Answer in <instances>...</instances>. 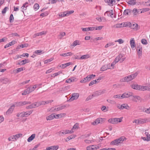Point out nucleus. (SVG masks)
<instances>
[{
	"instance_id": "nucleus-1",
	"label": "nucleus",
	"mask_w": 150,
	"mask_h": 150,
	"mask_svg": "<svg viewBox=\"0 0 150 150\" xmlns=\"http://www.w3.org/2000/svg\"><path fill=\"white\" fill-rule=\"evenodd\" d=\"M139 73V71H137L134 74L122 78L120 79V81L121 82L129 81L135 78Z\"/></svg>"
},
{
	"instance_id": "nucleus-2",
	"label": "nucleus",
	"mask_w": 150,
	"mask_h": 150,
	"mask_svg": "<svg viewBox=\"0 0 150 150\" xmlns=\"http://www.w3.org/2000/svg\"><path fill=\"white\" fill-rule=\"evenodd\" d=\"M122 117L120 118H110L109 119L108 121L109 122L113 124H116L118 122H120L122 121Z\"/></svg>"
},
{
	"instance_id": "nucleus-3",
	"label": "nucleus",
	"mask_w": 150,
	"mask_h": 150,
	"mask_svg": "<svg viewBox=\"0 0 150 150\" xmlns=\"http://www.w3.org/2000/svg\"><path fill=\"white\" fill-rule=\"evenodd\" d=\"M31 103L30 102L24 101H20L19 102H16L14 103V104L15 105V106L19 107L21 106H23L27 104H29Z\"/></svg>"
},
{
	"instance_id": "nucleus-4",
	"label": "nucleus",
	"mask_w": 150,
	"mask_h": 150,
	"mask_svg": "<svg viewBox=\"0 0 150 150\" xmlns=\"http://www.w3.org/2000/svg\"><path fill=\"white\" fill-rule=\"evenodd\" d=\"M123 139L122 137H121L119 139H117L113 141H112L110 142V144L111 145H117L118 144L123 142Z\"/></svg>"
},
{
	"instance_id": "nucleus-5",
	"label": "nucleus",
	"mask_w": 150,
	"mask_h": 150,
	"mask_svg": "<svg viewBox=\"0 0 150 150\" xmlns=\"http://www.w3.org/2000/svg\"><path fill=\"white\" fill-rule=\"evenodd\" d=\"M79 94L78 93H74L72 94L71 97L69 99V101H72L74 100H77L79 96Z\"/></svg>"
},
{
	"instance_id": "nucleus-6",
	"label": "nucleus",
	"mask_w": 150,
	"mask_h": 150,
	"mask_svg": "<svg viewBox=\"0 0 150 150\" xmlns=\"http://www.w3.org/2000/svg\"><path fill=\"white\" fill-rule=\"evenodd\" d=\"M117 107L120 110L123 109L124 108L127 110H129L130 109V107L127 104H123L121 105L118 104L117 105Z\"/></svg>"
},
{
	"instance_id": "nucleus-7",
	"label": "nucleus",
	"mask_w": 150,
	"mask_h": 150,
	"mask_svg": "<svg viewBox=\"0 0 150 150\" xmlns=\"http://www.w3.org/2000/svg\"><path fill=\"white\" fill-rule=\"evenodd\" d=\"M133 96V93L132 92H128L125 93L122 95V99L129 97L130 96Z\"/></svg>"
},
{
	"instance_id": "nucleus-8",
	"label": "nucleus",
	"mask_w": 150,
	"mask_h": 150,
	"mask_svg": "<svg viewBox=\"0 0 150 150\" xmlns=\"http://www.w3.org/2000/svg\"><path fill=\"white\" fill-rule=\"evenodd\" d=\"M59 148L58 145L52 146L50 147H47L46 149L44 150H57Z\"/></svg>"
},
{
	"instance_id": "nucleus-9",
	"label": "nucleus",
	"mask_w": 150,
	"mask_h": 150,
	"mask_svg": "<svg viewBox=\"0 0 150 150\" xmlns=\"http://www.w3.org/2000/svg\"><path fill=\"white\" fill-rule=\"evenodd\" d=\"M15 107V105H13L8 109L7 111L6 112V115H8L11 113L14 109V108Z\"/></svg>"
},
{
	"instance_id": "nucleus-10",
	"label": "nucleus",
	"mask_w": 150,
	"mask_h": 150,
	"mask_svg": "<svg viewBox=\"0 0 150 150\" xmlns=\"http://www.w3.org/2000/svg\"><path fill=\"white\" fill-rule=\"evenodd\" d=\"M33 110H31L26 112H21V114H22V116L23 117L24 116L27 117L31 114L33 112Z\"/></svg>"
},
{
	"instance_id": "nucleus-11",
	"label": "nucleus",
	"mask_w": 150,
	"mask_h": 150,
	"mask_svg": "<svg viewBox=\"0 0 150 150\" xmlns=\"http://www.w3.org/2000/svg\"><path fill=\"white\" fill-rule=\"evenodd\" d=\"M129 23L131 24L130 27L131 28L133 29L136 30H138V25L137 24L135 23L132 24H131L130 23Z\"/></svg>"
},
{
	"instance_id": "nucleus-12",
	"label": "nucleus",
	"mask_w": 150,
	"mask_h": 150,
	"mask_svg": "<svg viewBox=\"0 0 150 150\" xmlns=\"http://www.w3.org/2000/svg\"><path fill=\"white\" fill-rule=\"evenodd\" d=\"M16 42V41L15 40H13L11 42H10L6 44L4 46V48H6L10 46L13 45Z\"/></svg>"
},
{
	"instance_id": "nucleus-13",
	"label": "nucleus",
	"mask_w": 150,
	"mask_h": 150,
	"mask_svg": "<svg viewBox=\"0 0 150 150\" xmlns=\"http://www.w3.org/2000/svg\"><path fill=\"white\" fill-rule=\"evenodd\" d=\"M46 33V32L42 31L40 33H38L35 34L33 36V38H35L36 37L39 36H41L43 35H45Z\"/></svg>"
},
{
	"instance_id": "nucleus-14",
	"label": "nucleus",
	"mask_w": 150,
	"mask_h": 150,
	"mask_svg": "<svg viewBox=\"0 0 150 150\" xmlns=\"http://www.w3.org/2000/svg\"><path fill=\"white\" fill-rule=\"evenodd\" d=\"M130 44L131 48L132 49L136 46L135 41L134 38H132L130 41Z\"/></svg>"
},
{
	"instance_id": "nucleus-15",
	"label": "nucleus",
	"mask_w": 150,
	"mask_h": 150,
	"mask_svg": "<svg viewBox=\"0 0 150 150\" xmlns=\"http://www.w3.org/2000/svg\"><path fill=\"white\" fill-rule=\"evenodd\" d=\"M55 116L54 114H52L46 117V119L47 120H50L53 119L54 118H55Z\"/></svg>"
},
{
	"instance_id": "nucleus-16",
	"label": "nucleus",
	"mask_w": 150,
	"mask_h": 150,
	"mask_svg": "<svg viewBox=\"0 0 150 150\" xmlns=\"http://www.w3.org/2000/svg\"><path fill=\"white\" fill-rule=\"evenodd\" d=\"M132 11L130 9H125L124 11L123 14L124 15H128L130 13H131Z\"/></svg>"
},
{
	"instance_id": "nucleus-17",
	"label": "nucleus",
	"mask_w": 150,
	"mask_h": 150,
	"mask_svg": "<svg viewBox=\"0 0 150 150\" xmlns=\"http://www.w3.org/2000/svg\"><path fill=\"white\" fill-rule=\"evenodd\" d=\"M90 55L88 54H86L82 55L79 59H86L90 58Z\"/></svg>"
},
{
	"instance_id": "nucleus-18",
	"label": "nucleus",
	"mask_w": 150,
	"mask_h": 150,
	"mask_svg": "<svg viewBox=\"0 0 150 150\" xmlns=\"http://www.w3.org/2000/svg\"><path fill=\"white\" fill-rule=\"evenodd\" d=\"M35 134H32L27 139L28 142H30L33 140L35 137Z\"/></svg>"
},
{
	"instance_id": "nucleus-19",
	"label": "nucleus",
	"mask_w": 150,
	"mask_h": 150,
	"mask_svg": "<svg viewBox=\"0 0 150 150\" xmlns=\"http://www.w3.org/2000/svg\"><path fill=\"white\" fill-rule=\"evenodd\" d=\"M71 62H68L64 64H62L59 66V67L62 68L64 69L66 67L69 66L71 64Z\"/></svg>"
},
{
	"instance_id": "nucleus-20",
	"label": "nucleus",
	"mask_w": 150,
	"mask_h": 150,
	"mask_svg": "<svg viewBox=\"0 0 150 150\" xmlns=\"http://www.w3.org/2000/svg\"><path fill=\"white\" fill-rule=\"evenodd\" d=\"M96 19L99 22H105L106 21L105 18L104 17H102V18L96 17Z\"/></svg>"
},
{
	"instance_id": "nucleus-21",
	"label": "nucleus",
	"mask_w": 150,
	"mask_h": 150,
	"mask_svg": "<svg viewBox=\"0 0 150 150\" xmlns=\"http://www.w3.org/2000/svg\"><path fill=\"white\" fill-rule=\"evenodd\" d=\"M126 26V25L124 23H121L117 24H116V28H121Z\"/></svg>"
},
{
	"instance_id": "nucleus-22",
	"label": "nucleus",
	"mask_w": 150,
	"mask_h": 150,
	"mask_svg": "<svg viewBox=\"0 0 150 150\" xmlns=\"http://www.w3.org/2000/svg\"><path fill=\"white\" fill-rule=\"evenodd\" d=\"M137 0H130L128 1L127 3L132 5H134L136 4Z\"/></svg>"
},
{
	"instance_id": "nucleus-23",
	"label": "nucleus",
	"mask_w": 150,
	"mask_h": 150,
	"mask_svg": "<svg viewBox=\"0 0 150 150\" xmlns=\"http://www.w3.org/2000/svg\"><path fill=\"white\" fill-rule=\"evenodd\" d=\"M109 67V66L108 65L107 66H106L105 65H104L100 68V70L103 71L107 70L108 69H110V68Z\"/></svg>"
},
{
	"instance_id": "nucleus-24",
	"label": "nucleus",
	"mask_w": 150,
	"mask_h": 150,
	"mask_svg": "<svg viewBox=\"0 0 150 150\" xmlns=\"http://www.w3.org/2000/svg\"><path fill=\"white\" fill-rule=\"evenodd\" d=\"M66 114L65 113H60V114H57L56 115V119H58L59 118H61L62 117L65 116Z\"/></svg>"
},
{
	"instance_id": "nucleus-25",
	"label": "nucleus",
	"mask_w": 150,
	"mask_h": 150,
	"mask_svg": "<svg viewBox=\"0 0 150 150\" xmlns=\"http://www.w3.org/2000/svg\"><path fill=\"white\" fill-rule=\"evenodd\" d=\"M95 76H96L95 75H94L93 74L89 75L86 76V78H87V80H88V81H90L92 79L94 78Z\"/></svg>"
},
{
	"instance_id": "nucleus-26",
	"label": "nucleus",
	"mask_w": 150,
	"mask_h": 150,
	"mask_svg": "<svg viewBox=\"0 0 150 150\" xmlns=\"http://www.w3.org/2000/svg\"><path fill=\"white\" fill-rule=\"evenodd\" d=\"M63 131H64V134L69 133L71 134L74 132L72 130H68L66 129L63 130Z\"/></svg>"
},
{
	"instance_id": "nucleus-27",
	"label": "nucleus",
	"mask_w": 150,
	"mask_h": 150,
	"mask_svg": "<svg viewBox=\"0 0 150 150\" xmlns=\"http://www.w3.org/2000/svg\"><path fill=\"white\" fill-rule=\"evenodd\" d=\"M28 3L27 2L23 4V6L21 7V8L23 10H25L27 9V7L28 6Z\"/></svg>"
},
{
	"instance_id": "nucleus-28",
	"label": "nucleus",
	"mask_w": 150,
	"mask_h": 150,
	"mask_svg": "<svg viewBox=\"0 0 150 150\" xmlns=\"http://www.w3.org/2000/svg\"><path fill=\"white\" fill-rule=\"evenodd\" d=\"M60 110H61L60 108L59 107H58L57 108L56 107L55 108H51L50 110H49V111L53 112L54 111H58Z\"/></svg>"
},
{
	"instance_id": "nucleus-29",
	"label": "nucleus",
	"mask_w": 150,
	"mask_h": 150,
	"mask_svg": "<svg viewBox=\"0 0 150 150\" xmlns=\"http://www.w3.org/2000/svg\"><path fill=\"white\" fill-rule=\"evenodd\" d=\"M72 54V53L71 52H69L66 53H63L60 54V56H62L63 57H66L67 56H68L69 55H70Z\"/></svg>"
},
{
	"instance_id": "nucleus-30",
	"label": "nucleus",
	"mask_w": 150,
	"mask_h": 150,
	"mask_svg": "<svg viewBox=\"0 0 150 150\" xmlns=\"http://www.w3.org/2000/svg\"><path fill=\"white\" fill-rule=\"evenodd\" d=\"M29 61L28 59H25L21 61V65H24L27 63L29 62Z\"/></svg>"
},
{
	"instance_id": "nucleus-31",
	"label": "nucleus",
	"mask_w": 150,
	"mask_h": 150,
	"mask_svg": "<svg viewBox=\"0 0 150 150\" xmlns=\"http://www.w3.org/2000/svg\"><path fill=\"white\" fill-rule=\"evenodd\" d=\"M140 85H138L133 84L131 86L132 88L134 89L139 90V88Z\"/></svg>"
},
{
	"instance_id": "nucleus-32",
	"label": "nucleus",
	"mask_w": 150,
	"mask_h": 150,
	"mask_svg": "<svg viewBox=\"0 0 150 150\" xmlns=\"http://www.w3.org/2000/svg\"><path fill=\"white\" fill-rule=\"evenodd\" d=\"M77 45H80V44L79 43V41L76 40L71 45V46L75 47Z\"/></svg>"
},
{
	"instance_id": "nucleus-33",
	"label": "nucleus",
	"mask_w": 150,
	"mask_h": 150,
	"mask_svg": "<svg viewBox=\"0 0 150 150\" xmlns=\"http://www.w3.org/2000/svg\"><path fill=\"white\" fill-rule=\"evenodd\" d=\"M139 124H143L145 123L147 121L146 119H139Z\"/></svg>"
},
{
	"instance_id": "nucleus-34",
	"label": "nucleus",
	"mask_w": 150,
	"mask_h": 150,
	"mask_svg": "<svg viewBox=\"0 0 150 150\" xmlns=\"http://www.w3.org/2000/svg\"><path fill=\"white\" fill-rule=\"evenodd\" d=\"M8 140L10 141H15L16 140V138L15 137L14 135L11 136L9 137L8 139Z\"/></svg>"
},
{
	"instance_id": "nucleus-35",
	"label": "nucleus",
	"mask_w": 150,
	"mask_h": 150,
	"mask_svg": "<svg viewBox=\"0 0 150 150\" xmlns=\"http://www.w3.org/2000/svg\"><path fill=\"white\" fill-rule=\"evenodd\" d=\"M99 119H97L94 122H92L91 124L93 125H96L100 123V120Z\"/></svg>"
},
{
	"instance_id": "nucleus-36",
	"label": "nucleus",
	"mask_w": 150,
	"mask_h": 150,
	"mask_svg": "<svg viewBox=\"0 0 150 150\" xmlns=\"http://www.w3.org/2000/svg\"><path fill=\"white\" fill-rule=\"evenodd\" d=\"M91 150H97L99 148V147L96 145H92L91 146Z\"/></svg>"
},
{
	"instance_id": "nucleus-37",
	"label": "nucleus",
	"mask_w": 150,
	"mask_h": 150,
	"mask_svg": "<svg viewBox=\"0 0 150 150\" xmlns=\"http://www.w3.org/2000/svg\"><path fill=\"white\" fill-rule=\"evenodd\" d=\"M31 106V108H35L36 107H38V105L37 104V103L35 102L34 103H32V104L30 105Z\"/></svg>"
},
{
	"instance_id": "nucleus-38",
	"label": "nucleus",
	"mask_w": 150,
	"mask_h": 150,
	"mask_svg": "<svg viewBox=\"0 0 150 150\" xmlns=\"http://www.w3.org/2000/svg\"><path fill=\"white\" fill-rule=\"evenodd\" d=\"M145 134L146 136L147 141H150V134H149L147 132H145Z\"/></svg>"
},
{
	"instance_id": "nucleus-39",
	"label": "nucleus",
	"mask_w": 150,
	"mask_h": 150,
	"mask_svg": "<svg viewBox=\"0 0 150 150\" xmlns=\"http://www.w3.org/2000/svg\"><path fill=\"white\" fill-rule=\"evenodd\" d=\"M139 10H137L136 8H134L132 11L133 13L134 16H137L139 12Z\"/></svg>"
},
{
	"instance_id": "nucleus-40",
	"label": "nucleus",
	"mask_w": 150,
	"mask_h": 150,
	"mask_svg": "<svg viewBox=\"0 0 150 150\" xmlns=\"http://www.w3.org/2000/svg\"><path fill=\"white\" fill-rule=\"evenodd\" d=\"M23 70V67H21L20 68H18L17 69L15 70V73H18L22 71Z\"/></svg>"
},
{
	"instance_id": "nucleus-41",
	"label": "nucleus",
	"mask_w": 150,
	"mask_h": 150,
	"mask_svg": "<svg viewBox=\"0 0 150 150\" xmlns=\"http://www.w3.org/2000/svg\"><path fill=\"white\" fill-rule=\"evenodd\" d=\"M37 104L38 105V106L39 107L41 105H45V101H39V102H37Z\"/></svg>"
},
{
	"instance_id": "nucleus-42",
	"label": "nucleus",
	"mask_w": 150,
	"mask_h": 150,
	"mask_svg": "<svg viewBox=\"0 0 150 150\" xmlns=\"http://www.w3.org/2000/svg\"><path fill=\"white\" fill-rule=\"evenodd\" d=\"M137 53L139 56V57L140 58V56L142 55V48L141 47L138 50H137Z\"/></svg>"
},
{
	"instance_id": "nucleus-43",
	"label": "nucleus",
	"mask_w": 150,
	"mask_h": 150,
	"mask_svg": "<svg viewBox=\"0 0 150 150\" xmlns=\"http://www.w3.org/2000/svg\"><path fill=\"white\" fill-rule=\"evenodd\" d=\"M39 7V5L38 4H35L33 6V8L35 11H36L38 9Z\"/></svg>"
},
{
	"instance_id": "nucleus-44",
	"label": "nucleus",
	"mask_w": 150,
	"mask_h": 150,
	"mask_svg": "<svg viewBox=\"0 0 150 150\" xmlns=\"http://www.w3.org/2000/svg\"><path fill=\"white\" fill-rule=\"evenodd\" d=\"M23 134H18L14 135L15 137L16 138V140L22 136Z\"/></svg>"
},
{
	"instance_id": "nucleus-45",
	"label": "nucleus",
	"mask_w": 150,
	"mask_h": 150,
	"mask_svg": "<svg viewBox=\"0 0 150 150\" xmlns=\"http://www.w3.org/2000/svg\"><path fill=\"white\" fill-rule=\"evenodd\" d=\"M14 21V17L12 14H11L9 17V21L11 23L13 22Z\"/></svg>"
},
{
	"instance_id": "nucleus-46",
	"label": "nucleus",
	"mask_w": 150,
	"mask_h": 150,
	"mask_svg": "<svg viewBox=\"0 0 150 150\" xmlns=\"http://www.w3.org/2000/svg\"><path fill=\"white\" fill-rule=\"evenodd\" d=\"M113 98H115L122 99V95L121 96L120 94L114 95L113 96Z\"/></svg>"
},
{
	"instance_id": "nucleus-47",
	"label": "nucleus",
	"mask_w": 150,
	"mask_h": 150,
	"mask_svg": "<svg viewBox=\"0 0 150 150\" xmlns=\"http://www.w3.org/2000/svg\"><path fill=\"white\" fill-rule=\"evenodd\" d=\"M79 127V124L78 123H76L73 126L71 130H73V129H78Z\"/></svg>"
},
{
	"instance_id": "nucleus-48",
	"label": "nucleus",
	"mask_w": 150,
	"mask_h": 150,
	"mask_svg": "<svg viewBox=\"0 0 150 150\" xmlns=\"http://www.w3.org/2000/svg\"><path fill=\"white\" fill-rule=\"evenodd\" d=\"M53 59V58H51L50 59L45 60L44 61V63L45 64H47V63L52 61Z\"/></svg>"
},
{
	"instance_id": "nucleus-49",
	"label": "nucleus",
	"mask_w": 150,
	"mask_h": 150,
	"mask_svg": "<svg viewBox=\"0 0 150 150\" xmlns=\"http://www.w3.org/2000/svg\"><path fill=\"white\" fill-rule=\"evenodd\" d=\"M66 13L67 16H69V14H72L74 12V11L71 10L70 11H65Z\"/></svg>"
},
{
	"instance_id": "nucleus-50",
	"label": "nucleus",
	"mask_w": 150,
	"mask_h": 150,
	"mask_svg": "<svg viewBox=\"0 0 150 150\" xmlns=\"http://www.w3.org/2000/svg\"><path fill=\"white\" fill-rule=\"evenodd\" d=\"M146 86H139V90H141V91H145V89L146 88Z\"/></svg>"
},
{
	"instance_id": "nucleus-51",
	"label": "nucleus",
	"mask_w": 150,
	"mask_h": 150,
	"mask_svg": "<svg viewBox=\"0 0 150 150\" xmlns=\"http://www.w3.org/2000/svg\"><path fill=\"white\" fill-rule=\"evenodd\" d=\"M66 12L65 11L64 12L61 13L60 14H59V16H61V17H64L66 16H67L66 14Z\"/></svg>"
},
{
	"instance_id": "nucleus-52",
	"label": "nucleus",
	"mask_w": 150,
	"mask_h": 150,
	"mask_svg": "<svg viewBox=\"0 0 150 150\" xmlns=\"http://www.w3.org/2000/svg\"><path fill=\"white\" fill-rule=\"evenodd\" d=\"M107 101L108 103L111 104H115L116 103V102L114 100H111L110 99H108L107 100Z\"/></svg>"
},
{
	"instance_id": "nucleus-53",
	"label": "nucleus",
	"mask_w": 150,
	"mask_h": 150,
	"mask_svg": "<svg viewBox=\"0 0 150 150\" xmlns=\"http://www.w3.org/2000/svg\"><path fill=\"white\" fill-rule=\"evenodd\" d=\"M87 81H88V80L87 79L86 77L82 79L80 81V82L82 83H85Z\"/></svg>"
},
{
	"instance_id": "nucleus-54",
	"label": "nucleus",
	"mask_w": 150,
	"mask_h": 150,
	"mask_svg": "<svg viewBox=\"0 0 150 150\" xmlns=\"http://www.w3.org/2000/svg\"><path fill=\"white\" fill-rule=\"evenodd\" d=\"M120 56H118L116 57L115 58V59L114 60V62L116 63L117 62H118L119 61H120Z\"/></svg>"
},
{
	"instance_id": "nucleus-55",
	"label": "nucleus",
	"mask_w": 150,
	"mask_h": 150,
	"mask_svg": "<svg viewBox=\"0 0 150 150\" xmlns=\"http://www.w3.org/2000/svg\"><path fill=\"white\" fill-rule=\"evenodd\" d=\"M96 83V80H93L91 82L89 83V86H92L94 84H95Z\"/></svg>"
},
{
	"instance_id": "nucleus-56",
	"label": "nucleus",
	"mask_w": 150,
	"mask_h": 150,
	"mask_svg": "<svg viewBox=\"0 0 150 150\" xmlns=\"http://www.w3.org/2000/svg\"><path fill=\"white\" fill-rule=\"evenodd\" d=\"M8 7H5L2 11L1 12L2 13H6L7 9H8Z\"/></svg>"
},
{
	"instance_id": "nucleus-57",
	"label": "nucleus",
	"mask_w": 150,
	"mask_h": 150,
	"mask_svg": "<svg viewBox=\"0 0 150 150\" xmlns=\"http://www.w3.org/2000/svg\"><path fill=\"white\" fill-rule=\"evenodd\" d=\"M141 42L143 44L146 45L147 44V42L146 40L144 39H143L141 40Z\"/></svg>"
},
{
	"instance_id": "nucleus-58",
	"label": "nucleus",
	"mask_w": 150,
	"mask_h": 150,
	"mask_svg": "<svg viewBox=\"0 0 150 150\" xmlns=\"http://www.w3.org/2000/svg\"><path fill=\"white\" fill-rule=\"evenodd\" d=\"M115 42H118L120 44L124 42V41L121 39H119L117 40H115Z\"/></svg>"
},
{
	"instance_id": "nucleus-59",
	"label": "nucleus",
	"mask_w": 150,
	"mask_h": 150,
	"mask_svg": "<svg viewBox=\"0 0 150 150\" xmlns=\"http://www.w3.org/2000/svg\"><path fill=\"white\" fill-rule=\"evenodd\" d=\"M57 133H58V135L60 136H62L63 134H64V131L63 130L59 131V132H58Z\"/></svg>"
},
{
	"instance_id": "nucleus-60",
	"label": "nucleus",
	"mask_w": 150,
	"mask_h": 150,
	"mask_svg": "<svg viewBox=\"0 0 150 150\" xmlns=\"http://www.w3.org/2000/svg\"><path fill=\"white\" fill-rule=\"evenodd\" d=\"M93 98V97L92 96V95L91 96H89L88 97H87V98L86 99V101H88L89 100L92 99Z\"/></svg>"
},
{
	"instance_id": "nucleus-61",
	"label": "nucleus",
	"mask_w": 150,
	"mask_h": 150,
	"mask_svg": "<svg viewBox=\"0 0 150 150\" xmlns=\"http://www.w3.org/2000/svg\"><path fill=\"white\" fill-rule=\"evenodd\" d=\"M92 96L93 98L97 96H98V93L97 91H96L94 92H93V93L92 94Z\"/></svg>"
},
{
	"instance_id": "nucleus-62",
	"label": "nucleus",
	"mask_w": 150,
	"mask_h": 150,
	"mask_svg": "<svg viewBox=\"0 0 150 150\" xmlns=\"http://www.w3.org/2000/svg\"><path fill=\"white\" fill-rule=\"evenodd\" d=\"M11 36L13 37V36H18V37H19L20 35L17 33H12L11 34Z\"/></svg>"
},
{
	"instance_id": "nucleus-63",
	"label": "nucleus",
	"mask_w": 150,
	"mask_h": 150,
	"mask_svg": "<svg viewBox=\"0 0 150 150\" xmlns=\"http://www.w3.org/2000/svg\"><path fill=\"white\" fill-rule=\"evenodd\" d=\"M103 27V26H100L97 27H95V30H100Z\"/></svg>"
},
{
	"instance_id": "nucleus-64",
	"label": "nucleus",
	"mask_w": 150,
	"mask_h": 150,
	"mask_svg": "<svg viewBox=\"0 0 150 150\" xmlns=\"http://www.w3.org/2000/svg\"><path fill=\"white\" fill-rule=\"evenodd\" d=\"M144 112L147 113H150V107L149 108L146 109Z\"/></svg>"
}]
</instances>
